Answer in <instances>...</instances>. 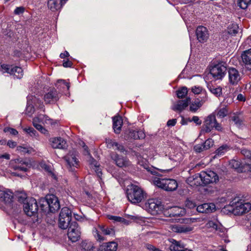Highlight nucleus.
I'll use <instances>...</instances> for the list:
<instances>
[{
    "label": "nucleus",
    "mask_w": 251,
    "mask_h": 251,
    "mask_svg": "<svg viewBox=\"0 0 251 251\" xmlns=\"http://www.w3.org/2000/svg\"><path fill=\"white\" fill-rule=\"evenodd\" d=\"M126 196L129 201L137 204L146 199L147 194L141 187L132 184L127 186Z\"/></svg>",
    "instance_id": "obj_1"
},
{
    "label": "nucleus",
    "mask_w": 251,
    "mask_h": 251,
    "mask_svg": "<svg viewBox=\"0 0 251 251\" xmlns=\"http://www.w3.org/2000/svg\"><path fill=\"white\" fill-rule=\"evenodd\" d=\"M39 204L41 209L45 212L48 210L53 213L60 208L58 199L54 195L46 196L45 199H42L40 200Z\"/></svg>",
    "instance_id": "obj_2"
},
{
    "label": "nucleus",
    "mask_w": 251,
    "mask_h": 251,
    "mask_svg": "<svg viewBox=\"0 0 251 251\" xmlns=\"http://www.w3.org/2000/svg\"><path fill=\"white\" fill-rule=\"evenodd\" d=\"M153 183L156 186L166 191H174L178 187L177 181L174 179L155 178Z\"/></svg>",
    "instance_id": "obj_3"
},
{
    "label": "nucleus",
    "mask_w": 251,
    "mask_h": 251,
    "mask_svg": "<svg viewBox=\"0 0 251 251\" xmlns=\"http://www.w3.org/2000/svg\"><path fill=\"white\" fill-rule=\"evenodd\" d=\"M213 128H215V129L218 131H222L223 130L221 124L217 122L215 116L211 114L206 118L204 122V124L202 126L201 134L209 133Z\"/></svg>",
    "instance_id": "obj_4"
},
{
    "label": "nucleus",
    "mask_w": 251,
    "mask_h": 251,
    "mask_svg": "<svg viewBox=\"0 0 251 251\" xmlns=\"http://www.w3.org/2000/svg\"><path fill=\"white\" fill-rule=\"evenodd\" d=\"M23 208L25 213L28 216L31 217L36 215L38 209L36 200L32 197L28 198L26 202H24Z\"/></svg>",
    "instance_id": "obj_5"
},
{
    "label": "nucleus",
    "mask_w": 251,
    "mask_h": 251,
    "mask_svg": "<svg viewBox=\"0 0 251 251\" xmlns=\"http://www.w3.org/2000/svg\"><path fill=\"white\" fill-rule=\"evenodd\" d=\"M77 155V152L75 150H72L64 157L68 169L70 171H74L75 168L78 166L79 161L76 157Z\"/></svg>",
    "instance_id": "obj_6"
},
{
    "label": "nucleus",
    "mask_w": 251,
    "mask_h": 251,
    "mask_svg": "<svg viewBox=\"0 0 251 251\" xmlns=\"http://www.w3.org/2000/svg\"><path fill=\"white\" fill-rule=\"evenodd\" d=\"M68 228L67 235L69 239L72 242L78 241L81 235L80 227L78 223L75 221L72 222Z\"/></svg>",
    "instance_id": "obj_7"
},
{
    "label": "nucleus",
    "mask_w": 251,
    "mask_h": 251,
    "mask_svg": "<svg viewBox=\"0 0 251 251\" xmlns=\"http://www.w3.org/2000/svg\"><path fill=\"white\" fill-rule=\"evenodd\" d=\"M100 232H102L104 235H112L114 233V230L112 228H109L105 226H98V229L94 228L93 230V235L97 241L100 242L104 240L105 238L102 236Z\"/></svg>",
    "instance_id": "obj_8"
},
{
    "label": "nucleus",
    "mask_w": 251,
    "mask_h": 251,
    "mask_svg": "<svg viewBox=\"0 0 251 251\" xmlns=\"http://www.w3.org/2000/svg\"><path fill=\"white\" fill-rule=\"evenodd\" d=\"M199 176L202 182L205 185L216 183L219 181L218 176L212 171L202 172L199 174Z\"/></svg>",
    "instance_id": "obj_9"
},
{
    "label": "nucleus",
    "mask_w": 251,
    "mask_h": 251,
    "mask_svg": "<svg viewBox=\"0 0 251 251\" xmlns=\"http://www.w3.org/2000/svg\"><path fill=\"white\" fill-rule=\"evenodd\" d=\"M29 165L26 159L18 158L10 161V166L11 169L15 171L26 172Z\"/></svg>",
    "instance_id": "obj_10"
},
{
    "label": "nucleus",
    "mask_w": 251,
    "mask_h": 251,
    "mask_svg": "<svg viewBox=\"0 0 251 251\" xmlns=\"http://www.w3.org/2000/svg\"><path fill=\"white\" fill-rule=\"evenodd\" d=\"M227 69L222 63L215 65L210 69V73L216 79H222L225 75Z\"/></svg>",
    "instance_id": "obj_11"
},
{
    "label": "nucleus",
    "mask_w": 251,
    "mask_h": 251,
    "mask_svg": "<svg viewBox=\"0 0 251 251\" xmlns=\"http://www.w3.org/2000/svg\"><path fill=\"white\" fill-rule=\"evenodd\" d=\"M228 82L230 85H236L241 80L242 75L236 69L231 67L227 70Z\"/></svg>",
    "instance_id": "obj_12"
},
{
    "label": "nucleus",
    "mask_w": 251,
    "mask_h": 251,
    "mask_svg": "<svg viewBox=\"0 0 251 251\" xmlns=\"http://www.w3.org/2000/svg\"><path fill=\"white\" fill-rule=\"evenodd\" d=\"M146 205L149 212L153 215L158 214L162 208L161 203L154 199L149 200Z\"/></svg>",
    "instance_id": "obj_13"
},
{
    "label": "nucleus",
    "mask_w": 251,
    "mask_h": 251,
    "mask_svg": "<svg viewBox=\"0 0 251 251\" xmlns=\"http://www.w3.org/2000/svg\"><path fill=\"white\" fill-rule=\"evenodd\" d=\"M13 198V193L0 187V202H3L5 204H10Z\"/></svg>",
    "instance_id": "obj_14"
},
{
    "label": "nucleus",
    "mask_w": 251,
    "mask_h": 251,
    "mask_svg": "<svg viewBox=\"0 0 251 251\" xmlns=\"http://www.w3.org/2000/svg\"><path fill=\"white\" fill-rule=\"evenodd\" d=\"M196 34L198 40L201 43L207 41L209 37V33L207 29L203 26H199L196 30Z\"/></svg>",
    "instance_id": "obj_15"
},
{
    "label": "nucleus",
    "mask_w": 251,
    "mask_h": 251,
    "mask_svg": "<svg viewBox=\"0 0 251 251\" xmlns=\"http://www.w3.org/2000/svg\"><path fill=\"white\" fill-rule=\"evenodd\" d=\"M59 98V93L55 89H51L44 96V100L46 103H50L57 101Z\"/></svg>",
    "instance_id": "obj_16"
},
{
    "label": "nucleus",
    "mask_w": 251,
    "mask_h": 251,
    "mask_svg": "<svg viewBox=\"0 0 251 251\" xmlns=\"http://www.w3.org/2000/svg\"><path fill=\"white\" fill-rule=\"evenodd\" d=\"M191 100L190 97H187L185 100H179L173 105L172 109L175 111L181 112L188 106Z\"/></svg>",
    "instance_id": "obj_17"
},
{
    "label": "nucleus",
    "mask_w": 251,
    "mask_h": 251,
    "mask_svg": "<svg viewBox=\"0 0 251 251\" xmlns=\"http://www.w3.org/2000/svg\"><path fill=\"white\" fill-rule=\"evenodd\" d=\"M111 157L117 166L119 167H126L130 165V162L128 159L124 157L120 156L116 153H111Z\"/></svg>",
    "instance_id": "obj_18"
},
{
    "label": "nucleus",
    "mask_w": 251,
    "mask_h": 251,
    "mask_svg": "<svg viewBox=\"0 0 251 251\" xmlns=\"http://www.w3.org/2000/svg\"><path fill=\"white\" fill-rule=\"evenodd\" d=\"M145 134L142 131H135L129 129L125 133V138L126 140L133 139L135 140L142 139L145 137Z\"/></svg>",
    "instance_id": "obj_19"
},
{
    "label": "nucleus",
    "mask_w": 251,
    "mask_h": 251,
    "mask_svg": "<svg viewBox=\"0 0 251 251\" xmlns=\"http://www.w3.org/2000/svg\"><path fill=\"white\" fill-rule=\"evenodd\" d=\"M165 214L169 217H178L185 214L184 209L178 206L171 207L165 211Z\"/></svg>",
    "instance_id": "obj_20"
},
{
    "label": "nucleus",
    "mask_w": 251,
    "mask_h": 251,
    "mask_svg": "<svg viewBox=\"0 0 251 251\" xmlns=\"http://www.w3.org/2000/svg\"><path fill=\"white\" fill-rule=\"evenodd\" d=\"M38 100V99L33 96H28L27 97V105L25 109L26 114L29 116H31L32 115L34 112V107L33 104Z\"/></svg>",
    "instance_id": "obj_21"
},
{
    "label": "nucleus",
    "mask_w": 251,
    "mask_h": 251,
    "mask_svg": "<svg viewBox=\"0 0 251 251\" xmlns=\"http://www.w3.org/2000/svg\"><path fill=\"white\" fill-rule=\"evenodd\" d=\"M105 143L106 144L107 148L108 149H114V147H115L116 150L124 153V154H126L127 152V151L125 150L123 145L118 144L117 142L111 139L106 138Z\"/></svg>",
    "instance_id": "obj_22"
},
{
    "label": "nucleus",
    "mask_w": 251,
    "mask_h": 251,
    "mask_svg": "<svg viewBox=\"0 0 251 251\" xmlns=\"http://www.w3.org/2000/svg\"><path fill=\"white\" fill-rule=\"evenodd\" d=\"M215 205L213 203H205L199 205L197 207V211L200 213H209L215 211Z\"/></svg>",
    "instance_id": "obj_23"
},
{
    "label": "nucleus",
    "mask_w": 251,
    "mask_h": 251,
    "mask_svg": "<svg viewBox=\"0 0 251 251\" xmlns=\"http://www.w3.org/2000/svg\"><path fill=\"white\" fill-rule=\"evenodd\" d=\"M171 251H192L185 248V245L180 241L172 239V244L170 246Z\"/></svg>",
    "instance_id": "obj_24"
},
{
    "label": "nucleus",
    "mask_w": 251,
    "mask_h": 251,
    "mask_svg": "<svg viewBox=\"0 0 251 251\" xmlns=\"http://www.w3.org/2000/svg\"><path fill=\"white\" fill-rule=\"evenodd\" d=\"M51 146L55 149H64L67 148V143L62 138H53L50 140Z\"/></svg>",
    "instance_id": "obj_25"
},
{
    "label": "nucleus",
    "mask_w": 251,
    "mask_h": 251,
    "mask_svg": "<svg viewBox=\"0 0 251 251\" xmlns=\"http://www.w3.org/2000/svg\"><path fill=\"white\" fill-rule=\"evenodd\" d=\"M112 120L114 131L116 134H119L121 132L123 123L122 118L119 116H114L113 117Z\"/></svg>",
    "instance_id": "obj_26"
},
{
    "label": "nucleus",
    "mask_w": 251,
    "mask_h": 251,
    "mask_svg": "<svg viewBox=\"0 0 251 251\" xmlns=\"http://www.w3.org/2000/svg\"><path fill=\"white\" fill-rule=\"evenodd\" d=\"M241 57L247 69L251 70V49L245 51Z\"/></svg>",
    "instance_id": "obj_27"
},
{
    "label": "nucleus",
    "mask_w": 251,
    "mask_h": 251,
    "mask_svg": "<svg viewBox=\"0 0 251 251\" xmlns=\"http://www.w3.org/2000/svg\"><path fill=\"white\" fill-rule=\"evenodd\" d=\"M118 244L115 242L105 243L100 246V251H116L117 250Z\"/></svg>",
    "instance_id": "obj_28"
},
{
    "label": "nucleus",
    "mask_w": 251,
    "mask_h": 251,
    "mask_svg": "<svg viewBox=\"0 0 251 251\" xmlns=\"http://www.w3.org/2000/svg\"><path fill=\"white\" fill-rule=\"evenodd\" d=\"M205 226L207 228L215 230L218 233L224 232V229L217 221H209L206 224Z\"/></svg>",
    "instance_id": "obj_29"
},
{
    "label": "nucleus",
    "mask_w": 251,
    "mask_h": 251,
    "mask_svg": "<svg viewBox=\"0 0 251 251\" xmlns=\"http://www.w3.org/2000/svg\"><path fill=\"white\" fill-rule=\"evenodd\" d=\"M80 251H96L94 244L89 241H84L81 242L79 248Z\"/></svg>",
    "instance_id": "obj_30"
},
{
    "label": "nucleus",
    "mask_w": 251,
    "mask_h": 251,
    "mask_svg": "<svg viewBox=\"0 0 251 251\" xmlns=\"http://www.w3.org/2000/svg\"><path fill=\"white\" fill-rule=\"evenodd\" d=\"M141 166H143V168L147 170V171L150 172L151 174L156 176H161L160 173H162L165 172V170H161L158 169L156 168L153 167L151 166H150L148 164H145L144 165L140 164Z\"/></svg>",
    "instance_id": "obj_31"
},
{
    "label": "nucleus",
    "mask_w": 251,
    "mask_h": 251,
    "mask_svg": "<svg viewBox=\"0 0 251 251\" xmlns=\"http://www.w3.org/2000/svg\"><path fill=\"white\" fill-rule=\"evenodd\" d=\"M10 74L13 75L16 78L20 79L23 77L24 73L22 68L15 66L11 68Z\"/></svg>",
    "instance_id": "obj_32"
},
{
    "label": "nucleus",
    "mask_w": 251,
    "mask_h": 251,
    "mask_svg": "<svg viewBox=\"0 0 251 251\" xmlns=\"http://www.w3.org/2000/svg\"><path fill=\"white\" fill-rule=\"evenodd\" d=\"M193 230V228L185 225H176L173 227V230L179 233H187Z\"/></svg>",
    "instance_id": "obj_33"
},
{
    "label": "nucleus",
    "mask_w": 251,
    "mask_h": 251,
    "mask_svg": "<svg viewBox=\"0 0 251 251\" xmlns=\"http://www.w3.org/2000/svg\"><path fill=\"white\" fill-rule=\"evenodd\" d=\"M203 100H200L199 99L192 102L190 105L189 110L193 113H195L202 105L204 102Z\"/></svg>",
    "instance_id": "obj_34"
},
{
    "label": "nucleus",
    "mask_w": 251,
    "mask_h": 251,
    "mask_svg": "<svg viewBox=\"0 0 251 251\" xmlns=\"http://www.w3.org/2000/svg\"><path fill=\"white\" fill-rule=\"evenodd\" d=\"M230 167L235 170H237L238 172H242L244 171L243 163L241 162L240 161L232 159L229 161V164Z\"/></svg>",
    "instance_id": "obj_35"
},
{
    "label": "nucleus",
    "mask_w": 251,
    "mask_h": 251,
    "mask_svg": "<svg viewBox=\"0 0 251 251\" xmlns=\"http://www.w3.org/2000/svg\"><path fill=\"white\" fill-rule=\"evenodd\" d=\"M56 87L59 90L63 92L65 90H68L70 88L69 83L64 79L58 80L56 83Z\"/></svg>",
    "instance_id": "obj_36"
},
{
    "label": "nucleus",
    "mask_w": 251,
    "mask_h": 251,
    "mask_svg": "<svg viewBox=\"0 0 251 251\" xmlns=\"http://www.w3.org/2000/svg\"><path fill=\"white\" fill-rule=\"evenodd\" d=\"M183 158V154L181 152L178 151H175L171 153L169 156V159L177 164L181 162Z\"/></svg>",
    "instance_id": "obj_37"
},
{
    "label": "nucleus",
    "mask_w": 251,
    "mask_h": 251,
    "mask_svg": "<svg viewBox=\"0 0 251 251\" xmlns=\"http://www.w3.org/2000/svg\"><path fill=\"white\" fill-rule=\"evenodd\" d=\"M59 217L65 218L66 220H71L72 211L69 208L64 207L62 208L59 214Z\"/></svg>",
    "instance_id": "obj_38"
},
{
    "label": "nucleus",
    "mask_w": 251,
    "mask_h": 251,
    "mask_svg": "<svg viewBox=\"0 0 251 251\" xmlns=\"http://www.w3.org/2000/svg\"><path fill=\"white\" fill-rule=\"evenodd\" d=\"M230 150V147L226 144L220 146L215 151V155L214 157H216L217 156H220L223 155L226 152Z\"/></svg>",
    "instance_id": "obj_39"
},
{
    "label": "nucleus",
    "mask_w": 251,
    "mask_h": 251,
    "mask_svg": "<svg viewBox=\"0 0 251 251\" xmlns=\"http://www.w3.org/2000/svg\"><path fill=\"white\" fill-rule=\"evenodd\" d=\"M71 220H66L65 218L59 217V226L62 229H66L71 224Z\"/></svg>",
    "instance_id": "obj_40"
},
{
    "label": "nucleus",
    "mask_w": 251,
    "mask_h": 251,
    "mask_svg": "<svg viewBox=\"0 0 251 251\" xmlns=\"http://www.w3.org/2000/svg\"><path fill=\"white\" fill-rule=\"evenodd\" d=\"M176 93L178 98L183 99L186 96L188 93V89L186 87H182L176 91Z\"/></svg>",
    "instance_id": "obj_41"
},
{
    "label": "nucleus",
    "mask_w": 251,
    "mask_h": 251,
    "mask_svg": "<svg viewBox=\"0 0 251 251\" xmlns=\"http://www.w3.org/2000/svg\"><path fill=\"white\" fill-rule=\"evenodd\" d=\"M38 120V118H35L33 119V126L41 133L45 134L47 130L44 128L42 126L37 123Z\"/></svg>",
    "instance_id": "obj_42"
},
{
    "label": "nucleus",
    "mask_w": 251,
    "mask_h": 251,
    "mask_svg": "<svg viewBox=\"0 0 251 251\" xmlns=\"http://www.w3.org/2000/svg\"><path fill=\"white\" fill-rule=\"evenodd\" d=\"M210 91L215 96L218 97L222 94V89L221 87L212 86L209 88Z\"/></svg>",
    "instance_id": "obj_43"
},
{
    "label": "nucleus",
    "mask_w": 251,
    "mask_h": 251,
    "mask_svg": "<svg viewBox=\"0 0 251 251\" xmlns=\"http://www.w3.org/2000/svg\"><path fill=\"white\" fill-rule=\"evenodd\" d=\"M239 207L241 210V211L240 212L242 214L243 213L248 212L251 209V204L249 202H247L240 204Z\"/></svg>",
    "instance_id": "obj_44"
},
{
    "label": "nucleus",
    "mask_w": 251,
    "mask_h": 251,
    "mask_svg": "<svg viewBox=\"0 0 251 251\" xmlns=\"http://www.w3.org/2000/svg\"><path fill=\"white\" fill-rule=\"evenodd\" d=\"M251 0H238V5L242 9H246L251 3Z\"/></svg>",
    "instance_id": "obj_45"
},
{
    "label": "nucleus",
    "mask_w": 251,
    "mask_h": 251,
    "mask_svg": "<svg viewBox=\"0 0 251 251\" xmlns=\"http://www.w3.org/2000/svg\"><path fill=\"white\" fill-rule=\"evenodd\" d=\"M233 102V99L232 96H228L226 97L225 98L224 100L221 103V104L224 106L226 107L229 105L231 104Z\"/></svg>",
    "instance_id": "obj_46"
},
{
    "label": "nucleus",
    "mask_w": 251,
    "mask_h": 251,
    "mask_svg": "<svg viewBox=\"0 0 251 251\" xmlns=\"http://www.w3.org/2000/svg\"><path fill=\"white\" fill-rule=\"evenodd\" d=\"M238 26L236 24H232L228 28V33L229 34L231 35H235L238 33Z\"/></svg>",
    "instance_id": "obj_47"
},
{
    "label": "nucleus",
    "mask_w": 251,
    "mask_h": 251,
    "mask_svg": "<svg viewBox=\"0 0 251 251\" xmlns=\"http://www.w3.org/2000/svg\"><path fill=\"white\" fill-rule=\"evenodd\" d=\"M227 113L228 111L227 108L224 106L218 111L217 116L219 118H224L227 115Z\"/></svg>",
    "instance_id": "obj_48"
},
{
    "label": "nucleus",
    "mask_w": 251,
    "mask_h": 251,
    "mask_svg": "<svg viewBox=\"0 0 251 251\" xmlns=\"http://www.w3.org/2000/svg\"><path fill=\"white\" fill-rule=\"evenodd\" d=\"M231 118V120L237 126H239L242 125L243 121L239 116L234 115L232 116Z\"/></svg>",
    "instance_id": "obj_49"
},
{
    "label": "nucleus",
    "mask_w": 251,
    "mask_h": 251,
    "mask_svg": "<svg viewBox=\"0 0 251 251\" xmlns=\"http://www.w3.org/2000/svg\"><path fill=\"white\" fill-rule=\"evenodd\" d=\"M90 156V158L88 160L90 165H91V167L93 169H97L99 166V164L98 162L94 159L91 155Z\"/></svg>",
    "instance_id": "obj_50"
},
{
    "label": "nucleus",
    "mask_w": 251,
    "mask_h": 251,
    "mask_svg": "<svg viewBox=\"0 0 251 251\" xmlns=\"http://www.w3.org/2000/svg\"><path fill=\"white\" fill-rule=\"evenodd\" d=\"M213 141L211 139H208L203 144V148H204L205 150H208L213 145Z\"/></svg>",
    "instance_id": "obj_51"
},
{
    "label": "nucleus",
    "mask_w": 251,
    "mask_h": 251,
    "mask_svg": "<svg viewBox=\"0 0 251 251\" xmlns=\"http://www.w3.org/2000/svg\"><path fill=\"white\" fill-rule=\"evenodd\" d=\"M12 66H9L7 65L3 64L0 66V71L3 74L7 73L10 74V69Z\"/></svg>",
    "instance_id": "obj_52"
},
{
    "label": "nucleus",
    "mask_w": 251,
    "mask_h": 251,
    "mask_svg": "<svg viewBox=\"0 0 251 251\" xmlns=\"http://www.w3.org/2000/svg\"><path fill=\"white\" fill-rule=\"evenodd\" d=\"M3 131L5 132H9L10 134L13 135H16L18 133V131L15 129L8 127L4 128Z\"/></svg>",
    "instance_id": "obj_53"
},
{
    "label": "nucleus",
    "mask_w": 251,
    "mask_h": 251,
    "mask_svg": "<svg viewBox=\"0 0 251 251\" xmlns=\"http://www.w3.org/2000/svg\"><path fill=\"white\" fill-rule=\"evenodd\" d=\"M24 130L28 134H30L31 136H36V134L37 133V132L32 127H29L28 128H25L24 129Z\"/></svg>",
    "instance_id": "obj_54"
},
{
    "label": "nucleus",
    "mask_w": 251,
    "mask_h": 251,
    "mask_svg": "<svg viewBox=\"0 0 251 251\" xmlns=\"http://www.w3.org/2000/svg\"><path fill=\"white\" fill-rule=\"evenodd\" d=\"M109 219L112 220L115 222H118L120 223H124L125 222L126 220L121 217L115 216H110L109 218Z\"/></svg>",
    "instance_id": "obj_55"
},
{
    "label": "nucleus",
    "mask_w": 251,
    "mask_h": 251,
    "mask_svg": "<svg viewBox=\"0 0 251 251\" xmlns=\"http://www.w3.org/2000/svg\"><path fill=\"white\" fill-rule=\"evenodd\" d=\"M17 150L21 152H23L24 153H29V151L28 148L26 147H23V146H18L17 148Z\"/></svg>",
    "instance_id": "obj_56"
},
{
    "label": "nucleus",
    "mask_w": 251,
    "mask_h": 251,
    "mask_svg": "<svg viewBox=\"0 0 251 251\" xmlns=\"http://www.w3.org/2000/svg\"><path fill=\"white\" fill-rule=\"evenodd\" d=\"M28 198L26 197L25 194L22 193L18 196V201L20 202H23V204H24V202H26Z\"/></svg>",
    "instance_id": "obj_57"
},
{
    "label": "nucleus",
    "mask_w": 251,
    "mask_h": 251,
    "mask_svg": "<svg viewBox=\"0 0 251 251\" xmlns=\"http://www.w3.org/2000/svg\"><path fill=\"white\" fill-rule=\"evenodd\" d=\"M203 144H198L194 146V150L197 152H201L203 150H205L204 148H203Z\"/></svg>",
    "instance_id": "obj_58"
},
{
    "label": "nucleus",
    "mask_w": 251,
    "mask_h": 251,
    "mask_svg": "<svg viewBox=\"0 0 251 251\" xmlns=\"http://www.w3.org/2000/svg\"><path fill=\"white\" fill-rule=\"evenodd\" d=\"M25 8L23 6L18 7L14 10V14L16 15H20L24 13Z\"/></svg>",
    "instance_id": "obj_59"
},
{
    "label": "nucleus",
    "mask_w": 251,
    "mask_h": 251,
    "mask_svg": "<svg viewBox=\"0 0 251 251\" xmlns=\"http://www.w3.org/2000/svg\"><path fill=\"white\" fill-rule=\"evenodd\" d=\"M191 90H192V92L194 93V94H200L201 92L202 88L201 87L194 86V87H192Z\"/></svg>",
    "instance_id": "obj_60"
},
{
    "label": "nucleus",
    "mask_w": 251,
    "mask_h": 251,
    "mask_svg": "<svg viewBox=\"0 0 251 251\" xmlns=\"http://www.w3.org/2000/svg\"><path fill=\"white\" fill-rule=\"evenodd\" d=\"M185 205L187 207L190 209L193 208L196 206L195 203L190 200H187L186 201Z\"/></svg>",
    "instance_id": "obj_61"
},
{
    "label": "nucleus",
    "mask_w": 251,
    "mask_h": 251,
    "mask_svg": "<svg viewBox=\"0 0 251 251\" xmlns=\"http://www.w3.org/2000/svg\"><path fill=\"white\" fill-rule=\"evenodd\" d=\"M192 121L194 122L197 125H201L202 123L199 117L194 116L192 118Z\"/></svg>",
    "instance_id": "obj_62"
},
{
    "label": "nucleus",
    "mask_w": 251,
    "mask_h": 251,
    "mask_svg": "<svg viewBox=\"0 0 251 251\" xmlns=\"http://www.w3.org/2000/svg\"><path fill=\"white\" fill-rule=\"evenodd\" d=\"M7 145L9 148H14L17 145V143L12 140H9L7 142Z\"/></svg>",
    "instance_id": "obj_63"
},
{
    "label": "nucleus",
    "mask_w": 251,
    "mask_h": 251,
    "mask_svg": "<svg viewBox=\"0 0 251 251\" xmlns=\"http://www.w3.org/2000/svg\"><path fill=\"white\" fill-rule=\"evenodd\" d=\"M176 123V119H173L169 120L167 122V126H174Z\"/></svg>",
    "instance_id": "obj_64"
}]
</instances>
